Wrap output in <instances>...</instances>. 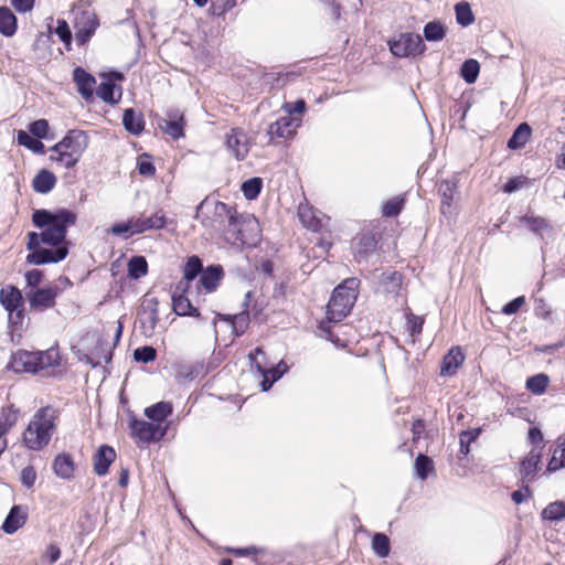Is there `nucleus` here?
Masks as SVG:
<instances>
[{"instance_id": "a878e982", "label": "nucleus", "mask_w": 565, "mask_h": 565, "mask_svg": "<svg viewBox=\"0 0 565 565\" xmlns=\"http://www.w3.org/2000/svg\"><path fill=\"white\" fill-rule=\"evenodd\" d=\"M25 523V515L21 512V508L19 505H14L9 514L7 515L2 530L7 534H13L17 532L23 524Z\"/></svg>"}, {"instance_id": "6ab92c4d", "label": "nucleus", "mask_w": 565, "mask_h": 565, "mask_svg": "<svg viewBox=\"0 0 565 565\" xmlns=\"http://www.w3.org/2000/svg\"><path fill=\"white\" fill-rule=\"evenodd\" d=\"M183 114L179 110H171L168 113V118L163 120V125H160V127L173 139H179L183 137Z\"/></svg>"}, {"instance_id": "e433bc0d", "label": "nucleus", "mask_w": 565, "mask_h": 565, "mask_svg": "<svg viewBox=\"0 0 565 565\" xmlns=\"http://www.w3.org/2000/svg\"><path fill=\"white\" fill-rule=\"evenodd\" d=\"M372 548L379 557H386L391 551L390 539L383 533H375L372 537Z\"/></svg>"}, {"instance_id": "052dcab7", "label": "nucleus", "mask_w": 565, "mask_h": 565, "mask_svg": "<svg viewBox=\"0 0 565 565\" xmlns=\"http://www.w3.org/2000/svg\"><path fill=\"white\" fill-rule=\"evenodd\" d=\"M138 171L141 175L152 177L156 173V168L151 161L140 159L138 161Z\"/></svg>"}, {"instance_id": "a19ab883", "label": "nucleus", "mask_w": 565, "mask_h": 565, "mask_svg": "<svg viewBox=\"0 0 565 565\" xmlns=\"http://www.w3.org/2000/svg\"><path fill=\"white\" fill-rule=\"evenodd\" d=\"M546 520L559 521L565 518V502L555 501L550 503L542 512Z\"/></svg>"}, {"instance_id": "09e8293b", "label": "nucleus", "mask_w": 565, "mask_h": 565, "mask_svg": "<svg viewBox=\"0 0 565 565\" xmlns=\"http://www.w3.org/2000/svg\"><path fill=\"white\" fill-rule=\"evenodd\" d=\"M433 468V461L425 455H418L415 460V470L420 480H425L428 477L429 470Z\"/></svg>"}, {"instance_id": "4d7b16f0", "label": "nucleus", "mask_w": 565, "mask_h": 565, "mask_svg": "<svg viewBox=\"0 0 565 565\" xmlns=\"http://www.w3.org/2000/svg\"><path fill=\"white\" fill-rule=\"evenodd\" d=\"M56 34L66 45L71 44L72 41V32L70 30L68 24L65 21H58L55 30Z\"/></svg>"}, {"instance_id": "7c9ffc66", "label": "nucleus", "mask_w": 565, "mask_h": 565, "mask_svg": "<svg viewBox=\"0 0 565 565\" xmlns=\"http://www.w3.org/2000/svg\"><path fill=\"white\" fill-rule=\"evenodd\" d=\"M17 31V18L10 9L0 8V33L12 36Z\"/></svg>"}, {"instance_id": "39448f33", "label": "nucleus", "mask_w": 565, "mask_h": 565, "mask_svg": "<svg viewBox=\"0 0 565 565\" xmlns=\"http://www.w3.org/2000/svg\"><path fill=\"white\" fill-rule=\"evenodd\" d=\"M61 356L58 350L50 348L45 351L30 352L18 350L12 354L10 367L15 373H32L60 366Z\"/></svg>"}, {"instance_id": "79ce46f5", "label": "nucleus", "mask_w": 565, "mask_h": 565, "mask_svg": "<svg viewBox=\"0 0 565 565\" xmlns=\"http://www.w3.org/2000/svg\"><path fill=\"white\" fill-rule=\"evenodd\" d=\"M249 326V313L244 310L239 313L233 315L232 332L234 335H242Z\"/></svg>"}, {"instance_id": "412c9836", "label": "nucleus", "mask_w": 565, "mask_h": 565, "mask_svg": "<svg viewBox=\"0 0 565 565\" xmlns=\"http://www.w3.org/2000/svg\"><path fill=\"white\" fill-rule=\"evenodd\" d=\"M73 75L79 94L84 98L89 99L94 93L95 78L81 67H76Z\"/></svg>"}, {"instance_id": "338daca9", "label": "nucleus", "mask_w": 565, "mask_h": 565, "mask_svg": "<svg viewBox=\"0 0 565 565\" xmlns=\"http://www.w3.org/2000/svg\"><path fill=\"white\" fill-rule=\"evenodd\" d=\"M307 214H308V212L305 210L299 212V217H300L301 222L303 223V225L306 227H308L312 231H316L318 228V221L315 217L307 220Z\"/></svg>"}, {"instance_id": "393cba45", "label": "nucleus", "mask_w": 565, "mask_h": 565, "mask_svg": "<svg viewBox=\"0 0 565 565\" xmlns=\"http://www.w3.org/2000/svg\"><path fill=\"white\" fill-rule=\"evenodd\" d=\"M122 125L130 134L140 135L145 128L142 114L135 111L132 108L126 109L122 115Z\"/></svg>"}, {"instance_id": "4468645a", "label": "nucleus", "mask_w": 565, "mask_h": 565, "mask_svg": "<svg viewBox=\"0 0 565 565\" xmlns=\"http://www.w3.org/2000/svg\"><path fill=\"white\" fill-rule=\"evenodd\" d=\"M542 447H533L520 463V475L523 482H532L540 470Z\"/></svg>"}, {"instance_id": "f3484780", "label": "nucleus", "mask_w": 565, "mask_h": 565, "mask_svg": "<svg viewBox=\"0 0 565 565\" xmlns=\"http://www.w3.org/2000/svg\"><path fill=\"white\" fill-rule=\"evenodd\" d=\"M116 459V452L113 447L103 445L94 456V471L98 476H105L109 466Z\"/></svg>"}, {"instance_id": "f257e3e1", "label": "nucleus", "mask_w": 565, "mask_h": 565, "mask_svg": "<svg viewBox=\"0 0 565 565\" xmlns=\"http://www.w3.org/2000/svg\"><path fill=\"white\" fill-rule=\"evenodd\" d=\"M76 220V214L67 209L55 212L35 210L32 222L42 228V232L28 234L26 248L31 253L26 256V262L43 265L63 260L68 254V243L65 242L67 228L73 226Z\"/></svg>"}, {"instance_id": "5fc2aeb1", "label": "nucleus", "mask_w": 565, "mask_h": 565, "mask_svg": "<svg viewBox=\"0 0 565 565\" xmlns=\"http://www.w3.org/2000/svg\"><path fill=\"white\" fill-rule=\"evenodd\" d=\"M108 232L114 235H122L126 233H130V235L136 234L132 220H129L126 223H116L108 230Z\"/></svg>"}, {"instance_id": "de8ad7c7", "label": "nucleus", "mask_w": 565, "mask_h": 565, "mask_svg": "<svg viewBox=\"0 0 565 565\" xmlns=\"http://www.w3.org/2000/svg\"><path fill=\"white\" fill-rule=\"evenodd\" d=\"M404 206V199L402 196H395L388 200L383 205V215L386 217L397 216Z\"/></svg>"}, {"instance_id": "72a5a7b5", "label": "nucleus", "mask_w": 565, "mask_h": 565, "mask_svg": "<svg viewBox=\"0 0 565 565\" xmlns=\"http://www.w3.org/2000/svg\"><path fill=\"white\" fill-rule=\"evenodd\" d=\"M222 276L220 267H209L200 277V282L207 291H213Z\"/></svg>"}, {"instance_id": "774afa93", "label": "nucleus", "mask_w": 565, "mask_h": 565, "mask_svg": "<svg viewBox=\"0 0 565 565\" xmlns=\"http://www.w3.org/2000/svg\"><path fill=\"white\" fill-rule=\"evenodd\" d=\"M3 416H4L3 424H6L8 429H10L17 422V412L13 411L12 408H8V411L3 412Z\"/></svg>"}, {"instance_id": "49530a36", "label": "nucleus", "mask_w": 565, "mask_h": 565, "mask_svg": "<svg viewBox=\"0 0 565 565\" xmlns=\"http://www.w3.org/2000/svg\"><path fill=\"white\" fill-rule=\"evenodd\" d=\"M202 270V263L199 257L192 256L186 262L183 269V277L188 281L193 280Z\"/></svg>"}, {"instance_id": "c9c22d12", "label": "nucleus", "mask_w": 565, "mask_h": 565, "mask_svg": "<svg viewBox=\"0 0 565 565\" xmlns=\"http://www.w3.org/2000/svg\"><path fill=\"white\" fill-rule=\"evenodd\" d=\"M456 20L461 26H468L473 23L475 17L468 2L461 1L455 6Z\"/></svg>"}, {"instance_id": "13d9d810", "label": "nucleus", "mask_w": 565, "mask_h": 565, "mask_svg": "<svg viewBox=\"0 0 565 565\" xmlns=\"http://www.w3.org/2000/svg\"><path fill=\"white\" fill-rule=\"evenodd\" d=\"M282 109L286 111V115L289 116L292 114H303L306 110V102L303 99H298L295 103H285Z\"/></svg>"}, {"instance_id": "7ed1b4c3", "label": "nucleus", "mask_w": 565, "mask_h": 565, "mask_svg": "<svg viewBox=\"0 0 565 565\" xmlns=\"http://www.w3.org/2000/svg\"><path fill=\"white\" fill-rule=\"evenodd\" d=\"M57 418L58 412L52 406L38 409L23 431L24 446L33 451L44 449L56 430Z\"/></svg>"}, {"instance_id": "0e129e2a", "label": "nucleus", "mask_w": 565, "mask_h": 565, "mask_svg": "<svg viewBox=\"0 0 565 565\" xmlns=\"http://www.w3.org/2000/svg\"><path fill=\"white\" fill-rule=\"evenodd\" d=\"M565 467V463H563V460L559 459L558 450H554L553 456L547 465V470L550 472L556 471L559 468Z\"/></svg>"}, {"instance_id": "a18cd8bd", "label": "nucleus", "mask_w": 565, "mask_h": 565, "mask_svg": "<svg viewBox=\"0 0 565 565\" xmlns=\"http://www.w3.org/2000/svg\"><path fill=\"white\" fill-rule=\"evenodd\" d=\"M481 433L480 428H475L471 430H465L459 436V444H460V452L463 455H468L470 451V444L475 441Z\"/></svg>"}, {"instance_id": "603ef678", "label": "nucleus", "mask_w": 565, "mask_h": 565, "mask_svg": "<svg viewBox=\"0 0 565 565\" xmlns=\"http://www.w3.org/2000/svg\"><path fill=\"white\" fill-rule=\"evenodd\" d=\"M157 356V352L152 347H141L134 351V358L137 362L149 363Z\"/></svg>"}, {"instance_id": "ddd939ff", "label": "nucleus", "mask_w": 565, "mask_h": 565, "mask_svg": "<svg viewBox=\"0 0 565 565\" xmlns=\"http://www.w3.org/2000/svg\"><path fill=\"white\" fill-rule=\"evenodd\" d=\"M226 146L237 160H243L249 152L250 142L242 129L233 128L226 137Z\"/></svg>"}, {"instance_id": "680f3d73", "label": "nucleus", "mask_w": 565, "mask_h": 565, "mask_svg": "<svg viewBox=\"0 0 565 565\" xmlns=\"http://www.w3.org/2000/svg\"><path fill=\"white\" fill-rule=\"evenodd\" d=\"M12 7L21 13L31 11L34 7V0H11Z\"/></svg>"}, {"instance_id": "b1692460", "label": "nucleus", "mask_w": 565, "mask_h": 565, "mask_svg": "<svg viewBox=\"0 0 565 565\" xmlns=\"http://www.w3.org/2000/svg\"><path fill=\"white\" fill-rule=\"evenodd\" d=\"M56 184V177L49 170L42 169L33 179V190L41 194L49 193Z\"/></svg>"}, {"instance_id": "9d476101", "label": "nucleus", "mask_w": 565, "mask_h": 565, "mask_svg": "<svg viewBox=\"0 0 565 565\" xmlns=\"http://www.w3.org/2000/svg\"><path fill=\"white\" fill-rule=\"evenodd\" d=\"M300 126V118L285 115L269 125L267 134L270 140L275 138L288 139L295 136Z\"/></svg>"}, {"instance_id": "c03bdc74", "label": "nucleus", "mask_w": 565, "mask_h": 565, "mask_svg": "<svg viewBox=\"0 0 565 565\" xmlns=\"http://www.w3.org/2000/svg\"><path fill=\"white\" fill-rule=\"evenodd\" d=\"M406 318H407L406 329H407L409 335L412 337V341L414 342L416 337H418L422 333L424 318L415 316L412 312H408Z\"/></svg>"}, {"instance_id": "423d86ee", "label": "nucleus", "mask_w": 565, "mask_h": 565, "mask_svg": "<svg viewBox=\"0 0 565 565\" xmlns=\"http://www.w3.org/2000/svg\"><path fill=\"white\" fill-rule=\"evenodd\" d=\"M359 286L360 280L358 278H348L334 288L327 305L329 321L339 322L349 315L356 301Z\"/></svg>"}, {"instance_id": "6e6d98bb", "label": "nucleus", "mask_w": 565, "mask_h": 565, "mask_svg": "<svg viewBox=\"0 0 565 565\" xmlns=\"http://www.w3.org/2000/svg\"><path fill=\"white\" fill-rule=\"evenodd\" d=\"M524 302H525V298L523 296L516 297L513 300H511L510 302H508L507 305H504L502 307L501 312L507 316L514 315L520 310V308L524 305Z\"/></svg>"}, {"instance_id": "aec40b11", "label": "nucleus", "mask_w": 565, "mask_h": 565, "mask_svg": "<svg viewBox=\"0 0 565 565\" xmlns=\"http://www.w3.org/2000/svg\"><path fill=\"white\" fill-rule=\"evenodd\" d=\"M173 407L170 402H158L143 411L145 416L153 423L168 424L166 420L172 414Z\"/></svg>"}, {"instance_id": "6e6552de", "label": "nucleus", "mask_w": 565, "mask_h": 565, "mask_svg": "<svg viewBox=\"0 0 565 565\" xmlns=\"http://www.w3.org/2000/svg\"><path fill=\"white\" fill-rule=\"evenodd\" d=\"M169 424L146 422L142 419H131V436L137 444H151L161 440L168 431Z\"/></svg>"}, {"instance_id": "473e14b6", "label": "nucleus", "mask_w": 565, "mask_h": 565, "mask_svg": "<svg viewBox=\"0 0 565 565\" xmlns=\"http://www.w3.org/2000/svg\"><path fill=\"white\" fill-rule=\"evenodd\" d=\"M148 273V263L143 256H134L128 262V276L139 279Z\"/></svg>"}, {"instance_id": "3c124183", "label": "nucleus", "mask_w": 565, "mask_h": 565, "mask_svg": "<svg viewBox=\"0 0 565 565\" xmlns=\"http://www.w3.org/2000/svg\"><path fill=\"white\" fill-rule=\"evenodd\" d=\"M147 302V306L145 307V313L147 315V321L149 322V329L150 330H153L158 320H159V315H158V302L156 299H149V300H146Z\"/></svg>"}, {"instance_id": "9b49d317", "label": "nucleus", "mask_w": 565, "mask_h": 565, "mask_svg": "<svg viewBox=\"0 0 565 565\" xmlns=\"http://www.w3.org/2000/svg\"><path fill=\"white\" fill-rule=\"evenodd\" d=\"M58 294L60 288L57 286H49L31 291L28 294L30 307L39 311L52 308Z\"/></svg>"}, {"instance_id": "0eeeda50", "label": "nucleus", "mask_w": 565, "mask_h": 565, "mask_svg": "<svg viewBox=\"0 0 565 565\" xmlns=\"http://www.w3.org/2000/svg\"><path fill=\"white\" fill-rule=\"evenodd\" d=\"M388 47L396 57L417 56L425 52L426 45L419 34L406 32L388 41Z\"/></svg>"}, {"instance_id": "f03ea898", "label": "nucleus", "mask_w": 565, "mask_h": 565, "mask_svg": "<svg viewBox=\"0 0 565 565\" xmlns=\"http://www.w3.org/2000/svg\"><path fill=\"white\" fill-rule=\"evenodd\" d=\"M195 218L207 228L223 233L233 245L253 246L259 238V225L252 214H238L235 206L205 198L196 207Z\"/></svg>"}, {"instance_id": "5701e85b", "label": "nucleus", "mask_w": 565, "mask_h": 565, "mask_svg": "<svg viewBox=\"0 0 565 565\" xmlns=\"http://www.w3.org/2000/svg\"><path fill=\"white\" fill-rule=\"evenodd\" d=\"M259 355H264V352L260 348H256L253 352L248 354V359L250 361L252 366H255L257 372L263 376L260 385L262 390L266 392L271 387V385L276 381H273V379L268 375V372H266V363L258 359Z\"/></svg>"}, {"instance_id": "a211bd4d", "label": "nucleus", "mask_w": 565, "mask_h": 565, "mask_svg": "<svg viewBox=\"0 0 565 565\" xmlns=\"http://www.w3.org/2000/svg\"><path fill=\"white\" fill-rule=\"evenodd\" d=\"M53 471L63 480H71L75 472V462L70 454H58L53 460Z\"/></svg>"}, {"instance_id": "ea45409f", "label": "nucleus", "mask_w": 565, "mask_h": 565, "mask_svg": "<svg viewBox=\"0 0 565 565\" xmlns=\"http://www.w3.org/2000/svg\"><path fill=\"white\" fill-rule=\"evenodd\" d=\"M116 85L111 81H104L96 89L97 96L105 103L115 104L119 98L115 97ZM120 97V94L118 95Z\"/></svg>"}, {"instance_id": "cd10ccee", "label": "nucleus", "mask_w": 565, "mask_h": 565, "mask_svg": "<svg viewBox=\"0 0 565 565\" xmlns=\"http://www.w3.org/2000/svg\"><path fill=\"white\" fill-rule=\"evenodd\" d=\"M456 190V183L450 181H445L440 184L439 191L441 193V205L440 212L444 215H450L452 213L451 203L454 200Z\"/></svg>"}, {"instance_id": "dca6fc26", "label": "nucleus", "mask_w": 565, "mask_h": 565, "mask_svg": "<svg viewBox=\"0 0 565 565\" xmlns=\"http://www.w3.org/2000/svg\"><path fill=\"white\" fill-rule=\"evenodd\" d=\"M465 361V354L460 347H454L444 356L440 367L441 376H452Z\"/></svg>"}, {"instance_id": "bf43d9fd", "label": "nucleus", "mask_w": 565, "mask_h": 565, "mask_svg": "<svg viewBox=\"0 0 565 565\" xmlns=\"http://www.w3.org/2000/svg\"><path fill=\"white\" fill-rule=\"evenodd\" d=\"M288 370V366L285 362L280 361L277 365L273 367H266V372L273 379V381H278Z\"/></svg>"}, {"instance_id": "bb28decb", "label": "nucleus", "mask_w": 565, "mask_h": 565, "mask_svg": "<svg viewBox=\"0 0 565 565\" xmlns=\"http://www.w3.org/2000/svg\"><path fill=\"white\" fill-rule=\"evenodd\" d=\"M376 247V241L371 234H362L359 237L355 246V258L358 262L366 259L370 253L374 252Z\"/></svg>"}, {"instance_id": "58836bf2", "label": "nucleus", "mask_w": 565, "mask_h": 565, "mask_svg": "<svg viewBox=\"0 0 565 565\" xmlns=\"http://www.w3.org/2000/svg\"><path fill=\"white\" fill-rule=\"evenodd\" d=\"M480 71V65L476 60H467L461 65V76L466 83L472 84L477 81Z\"/></svg>"}, {"instance_id": "4c0bfd02", "label": "nucleus", "mask_w": 565, "mask_h": 565, "mask_svg": "<svg viewBox=\"0 0 565 565\" xmlns=\"http://www.w3.org/2000/svg\"><path fill=\"white\" fill-rule=\"evenodd\" d=\"M550 383L546 374L540 373L526 380V388L533 394H543Z\"/></svg>"}, {"instance_id": "e2e57ef3", "label": "nucleus", "mask_w": 565, "mask_h": 565, "mask_svg": "<svg viewBox=\"0 0 565 565\" xmlns=\"http://www.w3.org/2000/svg\"><path fill=\"white\" fill-rule=\"evenodd\" d=\"M42 279V273L38 269L30 270L25 274V280L28 286L35 287Z\"/></svg>"}, {"instance_id": "c85d7f7f", "label": "nucleus", "mask_w": 565, "mask_h": 565, "mask_svg": "<svg viewBox=\"0 0 565 565\" xmlns=\"http://www.w3.org/2000/svg\"><path fill=\"white\" fill-rule=\"evenodd\" d=\"M172 307L173 311L178 316H194L199 317L200 313L195 307L192 306L189 298L183 295H173L172 296Z\"/></svg>"}, {"instance_id": "f8f14e48", "label": "nucleus", "mask_w": 565, "mask_h": 565, "mask_svg": "<svg viewBox=\"0 0 565 565\" xmlns=\"http://www.w3.org/2000/svg\"><path fill=\"white\" fill-rule=\"evenodd\" d=\"M521 222L525 224V226L533 232L535 235H537L542 241L547 244L548 242H552L555 238V231L552 225L548 224V222L537 215L534 214H525Z\"/></svg>"}, {"instance_id": "2eb2a0df", "label": "nucleus", "mask_w": 565, "mask_h": 565, "mask_svg": "<svg viewBox=\"0 0 565 565\" xmlns=\"http://www.w3.org/2000/svg\"><path fill=\"white\" fill-rule=\"evenodd\" d=\"M98 26V21L96 17L88 12L84 11L82 12L77 18L75 22L76 28V34L75 39L77 43L84 44L88 39L94 34Z\"/></svg>"}, {"instance_id": "69168bd1", "label": "nucleus", "mask_w": 565, "mask_h": 565, "mask_svg": "<svg viewBox=\"0 0 565 565\" xmlns=\"http://www.w3.org/2000/svg\"><path fill=\"white\" fill-rule=\"evenodd\" d=\"M529 439L534 445V447H541L540 445L543 443L542 431L536 427L530 428Z\"/></svg>"}, {"instance_id": "37998d69", "label": "nucleus", "mask_w": 565, "mask_h": 565, "mask_svg": "<svg viewBox=\"0 0 565 565\" xmlns=\"http://www.w3.org/2000/svg\"><path fill=\"white\" fill-rule=\"evenodd\" d=\"M262 190V179L252 178L242 184V192L247 200H254L258 196Z\"/></svg>"}, {"instance_id": "864d4df0", "label": "nucleus", "mask_w": 565, "mask_h": 565, "mask_svg": "<svg viewBox=\"0 0 565 565\" xmlns=\"http://www.w3.org/2000/svg\"><path fill=\"white\" fill-rule=\"evenodd\" d=\"M20 480L22 484L30 489L36 481V471L32 466H26L22 469Z\"/></svg>"}, {"instance_id": "2f4dec72", "label": "nucleus", "mask_w": 565, "mask_h": 565, "mask_svg": "<svg viewBox=\"0 0 565 565\" xmlns=\"http://www.w3.org/2000/svg\"><path fill=\"white\" fill-rule=\"evenodd\" d=\"M18 142L34 153L43 154L45 152L44 143L39 138L33 135L31 136L26 131L20 130L18 132Z\"/></svg>"}, {"instance_id": "f704fd0d", "label": "nucleus", "mask_w": 565, "mask_h": 565, "mask_svg": "<svg viewBox=\"0 0 565 565\" xmlns=\"http://www.w3.org/2000/svg\"><path fill=\"white\" fill-rule=\"evenodd\" d=\"M424 38L429 42L441 41L446 35V28L439 21H430L424 26Z\"/></svg>"}, {"instance_id": "1a4fd4ad", "label": "nucleus", "mask_w": 565, "mask_h": 565, "mask_svg": "<svg viewBox=\"0 0 565 565\" xmlns=\"http://www.w3.org/2000/svg\"><path fill=\"white\" fill-rule=\"evenodd\" d=\"M0 303L8 311L9 322L19 324L23 320V297L14 286H6L0 290Z\"/></svg>"}, {"instance_id": "20e7f679", "label": "nucleus", "mask_w": 565, "mask_h": 565, "mask_svg": "<svg viewBox=\"0 0 565 565\" xmlns=\"http://www.w3.org/2000/svg\"><path fill=\"white\" fill-rule=\"evenodd\" d=\"M88 142L85 131L72 129L61 141L50 148V160L65 169L73 168L87 149Z\"/></svg>"}, {"instance_id": "c756f323", "label": "nucleus", "mask_w": 565, "mask_h": 565, "mask_svg": "<svg viewBox=\"0 0 565 565\" xmlns=\"http://www.w3.org/2000/svg\"><path fill=\"white\" fill-rule=\"evenodd\" d=\"M531 127L523 122L518 126V128L514 130L513 135L508 141V147L510 149H520L522 148L530 139L531 137Z\"/></svg>"}, {"instance_id": "8fccbe9b", "label": "nucleus", "mask_w": 565, "mask_h": 565, "mask_svg": "<svg viewBox=\"0 0 565 565\" xmlns=\"http://www.w3.org/2000/svg\"><path fill=\"white\" fill-rule=\"evenodd\" d=\"M49 121L46 119H38L30 124L29 131L39 139H49Z\"/></svg>"}, {"instance_id": "4be33fe9", "label": "nucleus", "mask_w": 565, "mask_h": 565, "mask_svg": "<svg viewBox=\"0 0 565 565\" xmlns=\"http://www.w3.org/2000/svg\"><path fill=\"white\" fill-rule=\"evenodd\" d=\"M134 221L135 233L141 234L149 230H160L166 225V217L163 213H154L149 217H138Z\"/></svg>"}]
</instances>
